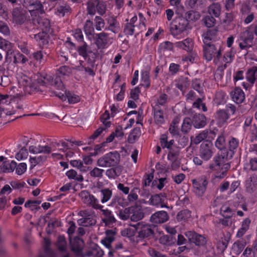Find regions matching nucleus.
Instances as JSON below:
<instances>
[{"mask_svg": "<svg viewBox=\"0 0 257 257\" xmlns=\"http://www.w3.org/2000/svg\"><path fill=\"white\" fill-rule=\"evenodd\" d=\"M19 87H12L10 91V96L13 98H20L24 95L28 91V87H32L35 83L25 75H18Z\"/></svg>", "mask_w": 257, "mask_h": 257, "instance_id": "1", "label": "nucleus"}, {"mask_svg": "<svg viewBox=\"0 0 257 257\" xmlns=\"http://www.w3.org/2000/svg\"><path fill=\"white\" fill-rule=\"evenodd\" d=\"M203 37V41L204 44L203 47L204 57L208 61H211L214 58V62L217 64L221 54L220 46H215L212 44L207 35H204Z\"/></svg>", "mask_w": 257, "mask_h": 257, "instance_id": "2", "label": "nucleus"}, {"mask_svg": "<svg viewBox=\"0 0 257 257\" xmlns=\"http://www.w3.org/2000/svg\"><path fill=\"white\" fill-rule=\"evenodd\" d=\"M210 168L217 171L214 176L215 179H222L226 176V172L230 168V165L224 157L218 156L214 159V163L210 166Z\"/></svg>", "mask_w": 257, "mask_h": 257, "instance_id": "3", "label": "nucleus"}, {"mask_svg": "<svg viewBox=\"0 0 257 257\" xmlns=\"http://www.w3.org/2000/svg\"><path fill=\"white\" fill-rule=\"evenodd\" d=\"M55 84L58 86L57 90H61V91H55L54 93L62 100L65 101L67 99L68 102L70 104L76 103L80 101L79 96L65 90L62 82L60 80L56 79Z\"/></svg>", "mask_w": 257, "mask_h": 257, "instance_id": "4", "label": "nucleus"}, {"mask_svg": "<svg viewBox=\"0 0 257 257\" xmlns=\"http://www.w3.org/2000/svg\"><path fill=\"white\" fill-rule=\"evenodd\" d=\"M119 161V155L116 152L105 154L98 159L97 164L101 167H109L117 164Z\"/></svg>", "mask_w": 257, "mask_h": 257, "instance_id": "5", "label": "nucleus"}, {"mask_svg": "<svg viewBox=\"0 0 257 257\" xmlns=\"http://www.w3.org/2000/svg\"><path fill=\"white\" fill-rule=\"evenodd\" d=\"M71 73V70L70 68L67 66H64L59 68L58 69L56 77L54 78V76H52L51 74H46L45 76L43 77L44 82L45 83L49 82L51 84L55 87L57 89H58V86L55 85V82L56 80H60L61 82V80L60 79V77L63 76L68 75Z\"/></svg>", "mask_w": 257, "mask_h": 257, "instance_id": "6", "label": "nucleus"}, {"mask_svg": "<svg viewBox=\"0 0 257 257\" xmlns=\"http://www.w3.org/2000/svg\"><path fill=\"white\" fill-rule=\"evenodd\" d=\"M87 9L89 14L93 15L96 11L100 15H103L105 12V6L103 2L98 0H89L87 3Z\"/></svg>", "mask_w": 257, "mask_h": 257, "instance_id": "7", "label": "nucleus"}, {"mask_svg": "<svg viewBox=\"0 0 257 257\" xmlns=\"http://www.w3.org/2000/svg\"><path fill=\"white\" fill-rule=\"evenodd\" d=\"M253 39V35L249 30H247L243 32L240 35L239 48L241 49H244L251 47Z\"/></svg>", "mask_w": 257, "mask_h": 257, "instance_id": "8", "label": "nucleus"}, {"mask_svg": "<svg viewBox=\"0 0 257 257\" xmlns=\"http://www.w3.org/2000/svg\"><path fill=\"white\" fill-rule=\"evenodd\" d=\"M195 193L198 195H202L205 191L208 184L206 178L202 176L197 180H192Z\"/></svg>", "mask_w": 257, "mask_h": 257, "instance_id": "9", "label": "nucleus"}, {"mask_svg": "<svg viewBox=\"0 0 257 257\" xmlns=\"http://www.w3.org/2000/svg\"><path fill=\"white\" fill-rule=\"evenodd\" d=\"M137 230L139 234L138 236L140 238L148 237L153 233L151 226L143 222L137 224Z\"/></svg>", "mask_w": 257, "mask_h": 257, "instance_id": "10", "label": "nucleus"}, {"mask_svg": "<svg viewBox=\"0 0 257 257\" xmlns=\"http://www.w3.org/2000/svg\"><path fill=\"white\" fill-rule=\"evenodd\" d=\"M111 43V39L105 33L102 32L96 35V44L98 48H104Z\"/></svg>", "mask_w": 257, "mask_h": 257, "instance_id": "11", "label": "nucleus"}, {"mask_svg": "<svg viewBox=\"0 0 257 257\" xmlns=\"http://www.w3.org/2000/svg\"><path fill=\"white\" fill-rule=\"evenodd\" d=\"M212 146L210 143L202 144L200 149V156L204 160H208L212 156Z\"/></svg>", "mask_w": 257, "mask_h": 257, "instance_id": "12", "label": "nucleus"}, {"mask_svg": "<svg viewBox=\"0 0 257 257\" xmlns=\"http://www.w3.org/2000/svg\"><path fill=\"white\" fill-rule=\"evenodd\" d=\"M185 235L190 241L195 243L196 245H202L205 243L206 241L204 237L197 234L194 232L187 231L185 233Z\"/></svg>", "mask_w": 257, "mask_h": 257, "instance_id": "13", "label": "nucleus"}, {"mask_svg": "<svg viewBox=\"0 0 257 257\" xmlns=\"http://www.w3.org/2000/svg\"><path fill=\"white\" fill-rule=\"evenodd\" d=\"M167 213L165 211H160L154 213L151 217L150 220L154 223H162L168 219Z\"/></svg>", "mask_w": 257, "mask_h": 257, "instance_id": "14", "label": "nucleus"}, {"mask_svg": "<svg viewBox=\"0 0 257 257\" xmlns=\"http://www.w3.org/2000/svg\"><path fill=\"white\" fill-rule=\"evenodd\" d=\"M144 217L142 209L140 206H132L130 207V218L133 221H138L142 219Z\"/></svg>", "mask_w": 257, "mask_h": 257, "instance_id": "15", "label": "nucleus"}, {"mask_svg": "<svg viewBox=\"0 0 257 257\" xmlns=\"http://www.w3.org/2000/svg\"><path fill=\"white\" fill-rule=\"evenodd\" d=\"M0 49L4 50L7 53L6 58L11 59L13 55V46L9 41L0 38Z\"/></svg>", "mask_w": 257, "mask_h": 257, "instance_id": "16", "label": "nucleus"}, {"mask_svg": "<svg viewBox=\"0 0 257 257\" xmlns=\"http://www.w3.org/2000/svg\"><path fill=\"white\" fill-rule=\"evenodd\" d=\"M230 96L233 101L236 103H241L245 99V94L239 87L234 88L230 92Z\"/></svg>", "mask_w": 257, "mask_h": 257, "instance_id": "17", "label": "nucleus"}, {"mask_svg": "<svg viewBox=\"0 0 257 257\" xmlns=\"http://www.w3.org/2000/svg\"><path fill=\"white\" fill-rule=\"evenodd\" d=\"M119 79V76L116 79L115 83L113 85L114 92L117 93L118 91V88L120 87V91L117 93L116 95L114 97V99L117 101L122 100L124 98V93L125 91V84L124 83L122 84H119L117 81Z\"/></svg>", "mask_w": 257, "mask_h": 257, "instance_id": "18", "label": "nucleus"}, {"mask_svg": "<svg viewBox=\"0 0 257 257\" xmlns=\"http://www.w3.org/2000/svg\"><path fill=\"white\" fill-rule=\"evenodd\" d=\"M187 24L188 23L186 20L181 19L178 25H173L171 27V30L172 34L174 36H178L179 34L186 30Z\"/></svg>", "mask_w": 257, "mask_h": 257, "instance_id": "19", "label": "nucleus"}, {"mask_svg": "<svg viewBox=\"0 0 257 257\" xmlns=\"http://www.w3.org/2000/svg\"><path fill=\"white\" fill-rule=\"evenodd\" d=\"M175 47L182 49L186 51H191L193 47V42L191 39L187 38L183 41L177 42L175 43Z\"/></svg>", "mask_w": 257, "mask_h": 257, "instance_id": "20", "label": "nucleus"}, {"mask_svg": "<svg viewBox=\"0 0 257 257\" xmlns=\"http://www.w3.org/2000/svg\"><path fill=\"white\" fill-rule=\"evenodd\" d=\"M246 245V242L244 239L237 240L232 245L231 252L236 255L240 254Z\"/></svg>", "mask_w": 257, "mask_h": 257, "instance_id": "21", "label": "nucleus"}, {"mask_svg": "<svg viewBox=\"0 0 257 257\" xmlns=\"http://www.w3.org/2000/svg\"><path fill=\"white\" fill-rule=\"evenodd\" d=\"M115 232L113 230L106 231V237L101 240V242L107 248L111 247V243L114 239Z\"/></svg>", "mask_w": 257, "mask_h": 257, "instance_id": "22", "label": "nucleus"}, {"mask_svg": "<svg viewBox=\"0 0 257 257\" xmlns=\"http://www.w3.org/2000/svg\"><path fill=\"white\" fill-rule=\"evenodd\" d=\"M192 123L195 128H200L204 127L206 123L205 116L198 114L193 117Z\"/></svg>", "mask_w": 257, "mask_h": 257, "instance_id": "23", "label": "nucleus"}, {"mask_svg": "<svg viewBox=\"0 0 257 257\" xmlns=\"http://www.w3.org/2000/svg\"><path fill=\"white\" fill-rule=\"evenodd\" d=\"M70 242L72 249L74 251L79 252L81 250L83 245L82 240L78 237H75L73 239L70 237Z\"/></svg>", "mask_w": 257, "mask_h": 257, "instance_id": "24", "label": "nucleus"}, {"mask_svg": "<svg viewBox=\"0 0 257 257\" xmlns=\"http://www.w3.org/2000/svg\"><path fill=\"white\" fill-rule=\"evenodd\" d=\"M221 10L220 4L218 3H214L208 7V12L211 16L218 17L220 15Z\"/></svg>", "mask_w": 257, "mask_h": 257, "instance_id": "25", "label": "nucleus"}, {"mask_svg": "<svg viewBox=\"0 0 257 257\" xmlns=\"http://www.w3.org/2000/svg\"><path fill=\"white\" fill-rule=\"evenodd\" d=\"M246 78L247 80L251 84L254 83L257 78V67L254 66L248 69L246 73Z\"/></svg>", "mask_w": 257, "mask_h": 257, "instance_id": "26", "label": "nucleus"}, {"mask_svg": "<svg viewBox=\"0 0 257 257\" xmlns=\"http://www.w3.org/2000/svg\"><path fill=\"white\" fill-rule=\"evenodd\" d=\"M47 34L46 32L39 33L34 36V38L40 46H43L47 44Z\"/></svg>", "mask_w": 257, "mask_h": 257, "instance_id": "27", "label": "nucleus"}, {"mask_svg": "<svg viewBox=\"0 0 257 257\" xmlns=\"http://www.w3.org/2000/svg\"><path fill=\"white\" fill-rule=\"evenodd\" d=\"M66 175L69 179L75 180L78 182H82L84 180L83 176L81 174H78L73 169L67 171L66 172Z\"/></svg>", "mask_w": 257, "mask_h": 257, "instance_id": "28", "label": "nucleus"}, {"mask_svg": "<svg viewBox=\"0 0 257 257\" xmlns=\"http://www.w3.org/2000/svg\"><path fill=\"white\" fill-rule=\"evenodd\" d=\"M252 121V117L249 116L246 118L244 123V130L246 132H251L252 135H255L256 129L254 126L250 125Z\"/></svg>", "mask_w": 257, "mask_h": 257, "instance_id": "29", "label": "nucleus"}, {"mask_svg": "<svg viewBox=\"0 0 257 257\" xmlns=\"http://www.w3.org/2000/svg\"><path fill=\"white\" fill-rule=\"evenodd\" d=\"M141 85L147 88L150 86L149 72L147 70L141 72Z\"/></svg>", "mask_w": 257, "mask_h": 257, "instance_id": "30", "label": "nucleus"}, {"mask_svg": "<svg viewBox=\"0 0 257 257\" xmlns=\"http://www.w3.org/2000/svg\"><path fill=\"white\" fill-rule=\"evenodd\" d=\"M141 131L139 128H134L128 137V141L130 143H134L140 137Z\"/></svg>", "mask_w": 257, "mask_h": 257, "instance_id": "31", "label": "nucleus"}, {"mask_svg": "<svg viewBox=\"0 0 257 257\" xmlns=\"http://www.w3.org/2000/svg\"><path fill=\"white\" fill-rule=\"evenodd\" d=\"M101 211L105 216V218L103 219V221L106 223L107 224L114 222L115 221V219L110 211L108 209H102Z\"/></svg>", "mask_w": 257, "mask_h": 257, "instance_id": "32", "label": "nucleus"}, {"mask_svg": "<svg viewBox=\"0 0 257 257\" xmlns=\"http://www.w3.org/2000/svg\"><path fill=\"white\" fill-rule=\"evenodd\" d=\"M208 132L206 131H202L201 133L191 138V142L195 144H198L203 140L207 138Z\"/></svg>", "mask_w": 257, "mask_h": 257, "instance_id": "33", "label": "nucleus"}, {"mask_svg": "<svg viewBox=\"0 0 257 257\" xmlns=\"http://www.w3.org/2000/svg\"><path fill=\"white\" fill-rule=\"evenodd\" d=\"M137 230V225H135L133 227L126 228L121 230V234L123 236H126L128 238H131L135 235Z\"/></svg>", "mask_w": 257, "mask_h": 257, "instance_id": "34", "label": "nucleus"}, {"mask_svg": "<svg viewBox=\"0 0 257 257\" xmlns=\"http://www.w3.org/2000/svg\"><path fill=\"white\" fill-rule=\"evenodd\" d=\"M16 162L14 161H12L10 162L9 161H5V164L4 165L5 166V168L3 170L4 173L13 172L16 167Z\"/></svg>", "mask_w": 257, "mask_h": 257, "instance_id": "35", "label": "nucleus"}, {"mask_svg": "<svg viewBox=\"0 0 257 257\" xmlns=\"http://www.w3.org/2000/svg\"><path fill=\"white\" fill-rule=\"evenodd\" d=\"M80 196L82 198L83 202L89 205L91 203L93 200H94V197L92 195H90L88 192L86 191H82L80 193Z\"/></svg>", "mask_w": 257, "mask_h": 257, "instance_id": "36", "label": "nucleus"}, {"mask_svg": "<svg viewBox=\"0 0 257 257\" xmlns=\"http://www.w3.org/2000/svg\"><path fill=\"white\" fill-rule=\"evenodd\" d=\"M216 118L219 123L224 122L229 118V115L224 110H219L216 114Z\"/></svg>", "mask_w": 257, "mask_h": 257, "instance_id": "37", "label": "nucleus"}, {"mask_svg": "<svg viewBox=\"0 0 257 257\" xmlns=\"http://www.w3.org/2000/svg\"><path fill=\"white\" fill-rule=\"evenodd\" d=\"M191 216V212L188 210L180 211L177 215V219L179 221H185Z\"/></svg>", "mask_w": 257, "mask_h": 257, "instance_id": "38", "label": "nucleus"}, {"mask_svg": "<svg viewBox=\"0 0 257 257\" xmlns=\"http://www.w3.org/2000/svg\"><path fill=\"white\" fill-rule=\"evenodd\" d=\"M28 156V152L27 149L23 148L16 154L15 158L17 160L21 161L27 158Z\"/></svg>", "mask_w": 257, "mask_h": 257, "instance_id": "39", "label": "nucleus"}, {"mask_svg": "<svg viewBox=\"0 0 257 257\" xmlns=\"http://www.w3.org/2000/svg\"><path fill=\"white\" fill-rule=\"evenodd\" d=\"M40 28L43 30V32H47L50 28V22L47 19H40L38 21Z\"/></svg>", "mask_w": 257, "mask_h": 257, "instance_id": "40", "label": "nucleus"}, {"mask_svg": "<svg viewBox=\"0 0 257 257\" xmlns=\"http://www.w3.org/2000/svg\"><path fill=\"white\" fill-rule=\"evenodd\" d=\"M101 194L102 196L101 200L102 203L107 202L110 199L112 195L111 191L108 189L102 190Z\"/></svg>", "mask_w": 257, "mask_h": 257, "instance_id": "41", "label": "nucleus"}, {"mask_svg": "<svg viewBox=\"0 0 257 257\" xmlns=\"http://www.w3.org/2000/svg\"><path fill=\"white\" fill-rule=\"evenodd\" d=\"M78 223L80 225L87 226L94 224L95 221L91 219L90 217H82L78 220Z\"/></svg>", "mask_w": 257, "mask_h": 257, "instance_id": "42", "label": "nucleus"}, {"mask_svg": "<svg viewBox=\"0 0 257 257\" xmlns=\"http://www.w3.org/2000/svg\"><path fill=\"white\" fill-rule=\"evenodd\" d=\"M173 48V44L168 41L163 42L159 46V50L161 52L172 50Z\"/></svg>", "mask_w": 257, "mask_h": 257, "instance_id": "43", "label": "nucleus"}, {"mask_svg": "<svg viewBox=\"0 0 257 257\" xmlns=\"http://www.w3.org/2000/svg\"><path fill=\"white\" fill-rule=\"evenodd\" d=\"M154 119L156 123L162 124L164 121V118L163 112L161 110H157L154 113Z\"/></svg>", "mask_w": 257, "mask_h": 257, "instance_id": "44", "label": "nucleus"}, {"mask_svg": "<svg viewBox=\"0 0 257 257\" xmlns=\"http://www.w3.org/2000/svg\"><path fill=\"white\" fill-rule=\"evenodd\" d=\"M118 216L121 220H125L130 217V207L119 211Z\"/></svg>", "mask_w": 257, "mask_h": 257, "instance_id": "45", "label": "nucleus"}, {"mask_svg": "<svg viewBox=\"0 0 257 257\" xmlns=\"http://www.w3.org/2000/svg\"><path fill=\"white\" fill-rule=\"evenodd\" d=\"M187 18L189 21H195L200 19V15L198 12L190 11L187 13Z\"/></svg>", "mask_w": 257, "mask_h": 257, "instance_id": "46", "label": "nucleus"}, {"mask_svg": "<svg viewBox=\"0 0 257 257\" xmlns=\"http://www.w3.org/2000/svg\"><path fill=\"white\" fill-rule=\"evenodd\" d=\"M27 164L25 163H20L18 165H16V173L19 175H22L27 170Z\"/></svg>", "mask_w": 257, "mask_h": 257, "instance_id": "47", "label": "nucleus"}, {"mask_svg": "<svg viewBox=\"0 0 257 257\" xmlns=\"http://www.w3.org/2000/svg\"><path fill=\"white\" fill-rule=\"evenodd\" d=\"M54 146L53 145H40V153L48 154L54 151Z\"/></svg>", "mask_w": 257, "mask_h": 257, "instance_id": "48", "label": "nucleus"}, {"mask_svg": "<svg viewBox=\"0 0 257 257\" xmlns=\"http://www.w3.org/2000/svg\"><path fill=\"white\" fill-rule=\"evenodd\" d=\"M84 29L86 35H91L94 31L92 22L87 20L85 24Z\"/></svg>", "mask_w": 257, "mask_h": 257, "instance_id": "49", "label": "nucleus"}, {"mask_svg": "<svg viewBox=\"0 0 257 257\" xmlns=\"http://www.w3.org/2000/svg\"><path fill=\"white\" fill-rule=\"evenodd\" d=\"M191 119L189 118H185L182 125V131L187 133L191 129Z\"/></svg>", "mask_w": 257, "mask_h": 257, "instance_id": "50", "label": "nucleus"}, {"mask_svg": "<svg viewBox=\"0 0 257 257\" xmlns=\"http://www.w3.org/2000/svg\"><path fill=\"white\" fill-rule=\"evenodd\" d=\"M193 106L195 108H197L199 109H202L203 111H205L207 110V107H206L204 103L202 101L201 98H198L193 104Z\"/></svg>", "mask_w": 257, "mask_h": 257, "instance_id": "51", "label": "nucleus"}, {"mask_svg": "<svg viewBox=\"0 0 257 257\" xmlns=\"http://www.w3.org/2000/svg\"><path fill=\"white\" fill-rule=\"evenodd\" d=\"M12 56H14V62L15 63H25L28 61V59L24 55L20 53H17L16 55L13 54Z\"/></svg>", "mask_w": 257, "mask_h": 257, "instance_id": "52", "label": "nucleus"}, {"mask_svg": "<svg viewBox=\"0 0 257 257\" xmlns=\"http://www.w3.org/2000/svg\"><path fill=\"white\" fill-rule=\"evenodd\" d=\"M57 245L58 248L61 251H64L66 248V244L65 238L62 236H60L58 237L57 241Z\"/></svg>", "mask_w": 257, "mask_h": 257, "instance_id": "53", "label": "nucleus"}, {"mask_svg": "<svg viewBox=\"0 0 257 257\" xmlns=\"http://www.w3.org/2000/svg\"><path fill=\"white\" fill-rule=\"evenodd\" d=\"M215 146L220 150H222L225 146V139L223 136L218 137L215 142Z\"/></svg>", "mask_w": 257, "mask_h": 257, "instance_id": "54", "label": "nucleus"}, {"mask_svg": "<svg viewBox=\"0 0 257 257\" xmlns=\"http://www.w3.org/2000/svg\"><path fill=\"white\" fill-rule=\"evenodd\" d=\"M95 28L97 31L101 30L104 26V21L99 17H96L95 18Z\"/></svg>", "mask_w": 257, "mask_h": 257, "instance_id": "55", "label": "nucleus"}, {"mask_svg": "<svg viewBox=\"0 0 257 257\" xmlns=\"http://www.w3.org/2000/svg\"><path fill=\"white\" fill-rule=\"evenodd\" d=\"M63 145L62 146L58 145V150L59 151H62L63 153L64 156L65 155L66 157L71 158L73 156L74 153L70 151L68 148H62L63 147Z\"/></svg>", "mask_w": 257, "mask_h": 257, "instance_id": "56", "label": "nucleus"}, {"mask_svg": "<svg viewBox=\"0 0 257 257\" xmlns=\"http://www.w3.org/2000/svg\"><path fill=\"white\" fill-rule=\"evenodd\" d=\"M110 118V115L108 111H105L101 117V121L106 126L110 125V121L108 119Z\"/></svg>", "mask_w": 257, "mask_h": 257, "instance_id": "57", "label": "nucleus"}, {"mask_svg": "<svg viewBox=\"0 0 257 257\" xmlns=\"http://www.w3.org/2000/svg\"><path fill=\"white\" fill-rule=\"evenodd\" d=\"M70 164L73 167L77 168V169H80L81 171H85L82 169L83 167V163L80 160H73L70 162Z\"/></svg>", "mask_w": 257, "mask_h": 257, "instance_id": "58", "label": "nucleus"}, {"mask_svg": "<svg viewBox=\"0 0 257 257\" xmlns=\"http://www.w3.org/2000/svg\"><path fill=\"white\" fill-rule=\"evenodd\" d=\"M234 58V54L231 51L226 52L223 56V61L225 63H231Z\"/></svg>", "mask_w": 257, "mask_h": 257, "instance_id": "59", "label": "nucleus"}, {"mask_svg": "<svg viewBox=\"0 0 257 257\" xmlns=\"http://www.w3.org/2000/svg\"><path fill=\"white\" fill-rule=\"evenodd\" d=\"M103 172L104 170L95 167L90 171V174L92 177H100L102 176Z\"/></svg>", "mask_w": 257, "mask_h": 257, "instance_id": "60", "label": "nucleus"}, {"mask_svg": "<svg viewBox=\"0 0 257 257\" xmlns=\"http://www.w3.org/2000/svg\"><path fill=\"white\" fill-rule=\"evenodd\" d=\"M215 22V19L211 16V17H206L204 19V23L206 26L208 28L212 27Z\"/></svg>", "mask_w": 257, "mask_h": 257, "instance_id": "61", "label": "nucleus"}, {"mask_svg": "<svg viewBox=\"0 0 257 257\" xmlns=\"http://www.w3.org/2000/svg\"><path fill=\"white\" fill-rule=\"evenodd\" d=\"M108 23L109 24V29L113 32H115L117 30L118 25L115 19L111 18L109 20Z\"/></svg>", "mask_w": 257, "mask_h": 257, "instance_id": "62", "label": "nucleus"}, {"mask_svg": "<svg viewBox=\"0 0 257 257\" xmlns=\"http://www.w3.org/2000/svg\"><path fill=\"white\" fill-rule=\"evenodd\" d=\"M13 17L14 21L20 23L21 22L22 16L20 14V11L18 9H15L13 12Z\"/></svg>", "mask_w": 257, "mask_h": 257, "instance_id": "63", "label": "nucleus"}, {"mask_svg": "<svg viewBox=\"0 0 257 257\" xmlns=\"http://www.w3.org/2000/svg\"><path fill=\"white\" fill-rule=\"evenodd\" d=\"M178 121L176 120H173V122L171 124L169 132L171 134L173 135H176L178 134V128L177 126V124Z\"/></svg>", "mask_w": 257, "mask_h": 257, "instance_id": "64", "label": "nucleus"}]
</instances>
